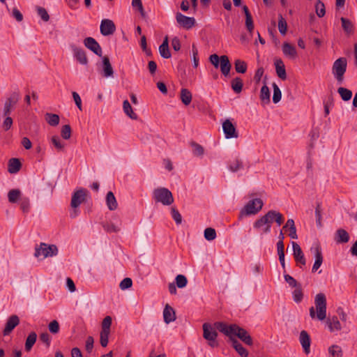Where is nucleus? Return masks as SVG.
I'll return each instance as SVG.
<instances>
[{
  "instance_id": "obj_1",
  "label": "nucleus",
  "mask_w": 357,
  "mask_h": 357,
  "mask_svg": "<svg viewBox=\"0 0 357 357\" xmlns=\"http://www.w3.org/2000/svg\"><path fill=\"white\" fill-rule=\"evenodd\" d=\"M314 304L317 312L314 307L309 310L310 316L312 319L317 318L319 321H323L326 318V298L324 293H319L314 298Z\"/></svg>"
},
{
  "instance_id": "obj_2",
  "label": "nucleus",
  "mask_w": 357,
  "mask_h": 357,
  "mask_svg": "<svg viewBox=\"0 0 357 357\" xmlns=\"http://www.w3.org/2000/svg\"><path fill=\"white\" fill-rule=\"evenodd\" d=\"M153 197L155 202L162 203L165 206H169L174 202L172 192L163 187L155 188L153 192Z\"/></svg>"
},
{
  "instance_id": "obj_3",
  "label": "nucleus",
  "mask_w": 357,
  "mask_h": 357,
  "mask_svg": "<svg viewBox=\"0 0 357 357\" xmlns=\"http://www.w3.org/2000/svg\"><path fill=\"white\" fill-rule=\"evenodd\" d=\"M264 203L259 198L250 200L247 204L241 209L239 218H241L245 215H255L261 210Z\"/></svg>"
},
{
  "instance_id": "obj_4",
  "label": "nucleus",
  "mask_w": 357,
  "mask_h": 357,
  "mask_svg": "<svg viewBox=\"0 0 357 357\" xmlns=\"http://www.w3.org/2000/svg\"><path fill=\"white\" fill-rule=\"evenodd\" d=\"M203 337L208 341V344L212 347H218L219 343L217 340L218 332L209 323H204L202 325Z\"/></svg>"
},
{
  "instance_id": "obj_5",
  "label": "nucleus",
  "mask_w": 357,
  "mask_h": 357,
  "mask_svg": "<svg viewBox=\"0 0 357 357\" xmlns=\"http://www.w3.org/2000/svg\"><path fill=\"white\" fill-rule=\"evenodd\" d=\"M58 252V248L56 245L40 243L39 246H36L35 248L34 256L39 257L40 255H43V258L52 257L57 255Z\"/></svg>"
},
{
  "instance_id": "obj_6",
  "label": "nucleus",
  "mask_w": 357,
  "mask_h": 357,
  "mask_svg": "<svg viewBox=\"0 0 357 357\" xmlns=\"http://www.w3.org/2000/svg\"><path fill=\"white\" fill-rule=\"evenodd\" d=\"M347 61L345 57H340L335 61L332 67V73L337 81L342 83L347 70Z\"/></svg>"
},
{
  "instance_id": "obj_7",
  "label": "nucleus",
  "mask_w": 357,
  "mask_h": 357,
  "mask_svg": "<svg viewBox=\"0 0 357 357\" xmlns=\"http://www.w3.org/2000/svg\"><path fill=\"white\" fill-rule=\"evenodd\" d=\"M234 336L238 337L242 342H243L247 345L252 346L253 344L252 338L248 332L245 329L240 327L236 324L232 333V337Z\"/></svg>"
},
{
  "instance_id": "obj_8",
  "label": "nucleus",
  "mask_w": 357,
  "mask_h": 357,
  "mask_svg": "<svg viewBox=\"0 0 357 357\" xmlns=\"http://www.w3.org/2000/svg\"><path fill=\"white\" fill-rule=\"evenodd\" d=\"M20 98L19 92H13L5 101L3 107V116H8L13 107L17 104Z\"/></svg>"
},
{
  "instance_id": "obj_9",
  "label": "nucleus",
  "mask_w": 357,
  "mask_h": 357,
  "mask_svg": "<svg viewBox=\"0 0 357 357\" xmlns=\"http://www.w3.org/2000/svg\"><path fill=\"white\" fill-rule=\"evenodd\" d=\"M88 191L84 188H80L75 191L71 199L70 206L74 209L77 208L79 205L86 200Z\"/></svg>"
},
{
  "instance_id": "obj_10",
  "label": "nucleus",
  "mask_w": 357,
  "mask_h": 357,
  "mask_svg": "<svg viewBox=\"0 0 357 357\" xmlns=\"http://www.w3.org/2000/svg\"><path fill=\"white\" fill-rule=\"evenodd\" d=\"M176 20L177 23L185 29H190L195 24L196 21L194 17L185 16L181 13H177L176 15Z\"/></svg>"
},
{
  "instance_id": "obj_11",
  "label": "nucleus",
  "mask_w": 357,
  "mask_h": 357,
  "mask_svg": "<svg viewBox=\"0 0 357 357\" xmlns=\"http://www.w3.org/2000/svg\"><path fill=\"white\" fill-rule=\"evenodd\" d=\"M292 248H293V255L295 259V261L298 265L300 266L301 268L302 266H305L306 259L305 258L304 254L300 247V245L294 241L291 242Z\"/></svg>"
},
{
  "instance_id": "obj_12",
  "label": "nucleus",
  "mask_w": 357,
  "mask_h": 357,
  "mask_svg": "<svg viewBox=\"0 0 357 357\" xmlns=\"http://www.w3.org/2000/svg\"><path fill=\"white\" fill-rule=\"evenodd\" d=\"M222 130L227 139L237 138L238 137L235 126L229 119H226L223 122Z\"/></svg>"
},
{
  "instance_id": "obj_13",
  "label": "nucleus",
  "mask_w": 357,
  "mask_h": 357,
  "mask_svg": "<svg viewBox=\"0 0 357 357\" xmlns=\"http://www.w3.org/2000/svg\"><path fill=\"white\" fill-rule=\"evenodd\" d=\"M100 31L102 35L109 36L115 32L116 26L112 20L105 19L101 21Z\"/></svg>"
},
{
  "instance_id": "obj_14",
  "label": "nucleus",
  "mask_w": 357,
  "mask_h": 357,
  "mask_svg": "<svg viewBox=\"0 0 357 357\" xmlns=\"http://www.w3.org/2000/svg\"><path fill=\"white\" fill-rule=\"evenodd\" d=\"M84 44L86 48L92 51L98 56H102V51L99 43L92 37H87L84 40Z\"/></svg>"
},
{
  "instance_id": "obj_15",
  "label": "nucleus",
  "mask_w": 357,
  "mask_h": 357,
  "mask_svg": "<svg viewBox=\"0 0 357 357\" xmlns=\"http://www.w3.org/2000/svg\"><path fill=\"white\" fill-rule=\"evenodd\" d=\"M236 324L227 325L226 323L222 321H216L213 324V327L215 330L222 333L226 336L229 337V340L232 337V333L234 331Z\"/></svg>"
},
{
  "instance_id": "obj_16",
  "label": "nucleus",
  "mask_w": 357,
  "mask_h": 357,
  "mask_svg": "<svg viewBox=\"0 0 357 357\" xmlns=\"http://www.w3.org/2000/svg\"><path fill=\"white\" fill-rule=\"evenodd\" d=\"M20 319L19 317L17 315H12L10 316L6 324L5 328L3 331V335H9L12 331L19 324Z\"/></svg>"
},
{
  "instance_id": "obj_17",
  "label": "nucleus",
  "mask_w": 357,
  "mask_h": 357,
  "mask_svg": "<svg viewBox=\"0 0 357 357\" xmlns=\"http://www.w3.org/2000/svg\"><path fill=\"white\" fill-rule=\"evenodd\" d=\"M299 341L303 348L305 353L308 354L310 351L311 340L309 334L306 331H302L300 333Z\"/></svg>"
},
{
  "instance_id": "obj_18",
  "label": "nucleus",
  "mask_w": 357,
  "mask_h": 357,
  "mask_svg": "<svg viewBox=\"0 0 357 357\" xmlns=\"http://www.w3.org/2000/svg\"><path fill=\"white\" fill-rule=\"evenodd\" d=\"M114 75V70L110 63V61L108 56H105L102 58V75L104 77H112Z\"/></svg>"
},
{
  "instance_id": "obj_19",
  "label": "nucleus",
  "mask_w": 357,
  "mask_h": 357,
  "mask_svg": "<svg viewBox=\"0 0 357 357\" xmlns=\"http://www.w3.org/2000/svg\"><path fill=\"white\" fill-rule=\"evenodd\" d=\"M314 252L315 257V261L312 268V273L316 272L319 268L323 262V255L321 252V249L319 245H317L314 248Z\"/></svg>"
},
{
  "instance_id": "obj_20",
  "label": "nucleus",
  "mask_w": 357,
  "mask_h": 357,
  "mask_svg": "<svg viewBox=\"0 0 357 357\" xmlns=\"http://www.w3.org/2000/svg\"><path fill=\"white\" fill-rule=\"evenodd\" d=\"M269 217V215H264L262 217H261L259 219L257 220L254 223V227L257 229H260L264 225H266L265 228L264 229V233H268L271 231V227L270 224H268V221L267 220V218Z\"/></svg>"
},
{
  "instance_id": "obj_21",
  "label": "nucleus",
  "mask_w": 357,
  "mask_h": 357,
  "mask_svg": "<svg viewBox=\"0 0 357 357\" xmlns=\"http://www.w3.org/2000/svg\"><path fill=\"white\" fill-rule=\"evenodd\" d=\"M326 324L328 327L329 331L333 333L335 331H340L342 328L341 324L338 320L337 317L333 316L328 317L326 320Z\"/></svg>"
},
{
  "instance_id": "obj_22",
  "label": "nucleus",
  "mask_w": 357,
  "mask_h": 357,
  "mask_svg": "<svg viewBox=\"0 0 357 357\" xmlns=\"http://www.w3.org/2000/svg\"><path fill=\"white\" fill-rule=\"evenodd\" d=\"M231 346L236 351V352L241 356V357H248V350L243 347V345L234 337H231L229 340Z\"/></svg>"
},
{
  "instance_id": "obj_23",
  "label": "nucleus",
  "mask_w": 357,
  "mask_h": 357,
  "mask_svg": "<svg viewBox=\"0 0 357 357\" xmlns=\"http://www.w3.org/2000/svg\"><path fill=\"white\" fill-rule=\"evenodd\" d=\"M164 321L169 324L176 319V313L173 307L167 304L163 310Z\"/></svg>"
},
{
  "instance_id": "obj_24",
  "label": "nucleus",
  "mask_w": 357,
  "mask_h": 357,
  "mask_svg": "<svg viewBox=\"0 0 357 357\" xmlns=\"http://www.w3.org/2000/svg\"><path fill=\"white\" fill-rule=\"evenodd\" d=\"M22 167V163L18 158H11L8 160V171L10 174H16Z\"/></svg>"
},
{
  "instance_id": "obj_25",
  "label": "nucleus",
  "mask_w": 357,
  "mask_h": 357,
  "mask_svg": "<svg viewBox=\"0 0 357 357\" xmlns=\"http://www.w3.org/2000/svg\"><path fill=\"white\" fill-rule=\"evenodd\" d=\"M349 240L348 232L344 229H338L336 231L335 241L337 243H346Z\"/></svg>"
},
{
  "instance_id": "obj_26",
  "label": "nucleus",
  "mask_w": 357,
  "mask_h": 357,
  "mask_svg": "<svg viewBox=\"0 0 357 357\" xmlns=\"http://www.w3.org/2000/svg\"><path fill=\"white\" fill-rule=\"evenodd\" d=\"M275 66L278 76L282 80L287 79V73L285 70L284 64L281 59H276L275 61Z\"/></svg>"
},
{
  "instance_id": "obj_27",
  "label": "nucleus",
  "mask_w": 357,
  "mask_h": 357,
  "mask_svg": "<svg viewBox=\"0 0 357 357\" xmlns=\"http://www.w3.org/2000/svg\"><path fill=\"white\" fill-rule=\"evenodd\" d=\"M221 73L227 76L230 72L231 65L229 62V58L226 55L221 56V62L220 63Z\"/></svg>"
},
{
  "instance_id": "obj_28",
  "label": "nucleus",
  "mask_w": 357,
  "mask_h": 357,
  "mask_svg": "<svg viewBox=\"0 0 357 357\" xmlns=\"http://www.w3.org/2000/svg\"><path fill=\"white\" fill-rule=\"evenodd\" d=\"M74 55L77 61L82 65L88 64V59L86 55V52L81 48L75 47L73 48Z\"/></svg>"
},
{
  "instance_id": "obj_29",
  "label": "nucleus",
  "mask_w": 357,
  "mask_h": 357,
  "mask_svg": "<svg viewBox=\"0 0 357 357\" xmlns=\"http://www.w3.org/2000/svg\"><path fill=\"white\" fill-rule=\"evenodd\" d=\"M22 196V192L20 189H11L8 192V199L10 204H15L20 202Z\"/></svg>"
},
{
  "instance_id": "obj_30",
  "label": "nucleus",
  "mask_w": 357,
  "mask_h": 357,
  "mask_svg": "<svg viewBox=\"0 0 357 357\" xmlns=\"http://www.w3.org/2000/svg\"><path fill=\"white\" fill-rule=\"evenodd\" d=\"M341 22H342V27L347 35H351L354 32V25L352 23V22L345 17H342L340 18Z\"/></svg>"
},
{
  "instance_id": "obj_31",
  "label": "nucleus",
  "mask_w": 357,
  "mask_h": 357,
  "mask_svg": "<svg viewBox=\"0 0 357 357\" xmlns=\"http://www.w3.org/2000/svg\"><path fill=\"white\" fill-rule=\"evenodd\" d=\"M159 52L162 57L169 59L171 57V53L169 49L168 38L166 36L162 43L159 47Z\"/></svg>"
},
{
  "instance_id": "obj_32",
  "label": "nucleus",
  "mask_w": 357,
  "mask_h": 357,
  "mask_svg": "<svg viewBox=\"0 0 357 357\" xmlns=\"http://www.w3.org/2000/svg\"><path fill=\"white\" fill-rule=\"evenodd\" d=\"M282 51L284 55L294 59L297 56V52L295 47L289 43H284L282 45Z\"/></svg>"
},
{
  "instance_id": "obj_33",
  "label": "nucleus",
  "mask_w": 357,
  "mask_h": 357,
  "mask_svg": "<svg viewBox=\"0 0 357 357\" xmlns=\"http://www.w3.org/2000/svg\"><path fill=\"white\" fill-rule=\"evenodd\" d=\"M106 204L110 211H114L117 208L118 204L116 199L114 193L111 191L108 192L106 195Z\"/></svg>"
},
{
  "instance_id": "obj_34",
  "label": "nucleus",
  "mask_w": 357,
  "mask_h": 357,
  "mask_svg": "<svg viewBox=\"0 0 357 357\" xmlns=\"http://www.w3.org/2000/svg\"><path fill=\"white\" fill-rule=\"evenodd\" d=\"M180 98L185 105H189L192 98V93L187 89H181Z\"/></svg>"
},
{
  "instance_id": "obj_35",
  "label": "nucleus",
  "mask_w": 357,
  "mask_h": 357,
  "mask_svg": "<svg viewBox=\"0 0 357 357\" xmlns=\"http://www.w3.org/2000/svg\"><path fill=\"white\" fill-rule=\"evenodd\" d=\"M123 111L126 113V114L127 116H128L130 119H134V120L137 119L138 116H137V114H135L133 112L132 108L128 100H125L123 101Z\"/></svg>"
},
{
  "instance_id": "obj_36",
  "label": "nucleus",
  "mask_w": 357,
  "mask_h": 357,
  "mask_svg": "<svg viewBox=\"0 0 357 357\" xmlns=\"http://www.w3.org/2000/svg\"><path fill=\"white\" fill-rule=\"evenodd\" d=\"M37 340V334L35 332H31L29 333L28 337H26L25 342V350L26 351H29L34 344L36 343Z\"/></svg>"
},
{
  "instance_id": "obj_37",
  "label": "nucleus",
  "mask_w": 357,
  "mask_h": 357,
  "mask_svg": "<svg viewBox=\"0 0 357 357\" xmlns=\"http://www.w3.org/2000/svg\"><path fill=\"white\" fill-rule=\"evenodd\" d=\"M328 354L331 357H342L343 351L340 346L333 344L328 348Z\"/></svg>"
},
{
  "instance_id": "obj_38",
  "label": "nucleus",
  "mask_w": 357,
  "mask_h": 357,
  "mask_svg": "<svg viewBox=\"0 0 357 357\" xmlns=\"http://www.w3.org/2000/svg\"><path fill=\"white\" fill-rule=\"evenodd\" d=\"M243 83L241 78L237 77L232 79L231 81V88L236 93H239L241 92L243 89Z\"/></svg>"
},
{
  "instance_id": "obj_39",
  "label": "nucleus",
  "mask_w": 357,
  "mask_h": 357,
  "mask_svg": "<svg viewBox=\"0 0 357 357\" xmlns=\"http://www.w3.org/2000/svg\"><path fill=\"white\" fill-rule=\"evenodd\" d=\"M260 99L264 103L270 102V91L266 84L264 85L261 89Z\"/></svg>"
},
{
  "instance_id": "obj_40",
  "label": "nucleus",
  "mask_w": 357,
  "mask_h": 357,
  "mask_svg": "<svg viewBox=\"0 0 357 357\" xmlns=\"http://www.w3.org/2000/svg\"><path fill=\"white\" fill-rule=\"evenodd\" d=\"M235 70L238 73H245L247 70V63L241 59H236L234 62Z\"/></svg>"
},
{
  "instance_id": "obj_41",
  "label": "nucleus",
  "mask_w": 357,
  "mask_h": 357,
  "mask_svg": "<svg viewBox=\"0 0 357 357\" xmlns=\"http://www.w3.org/2000/svg\"><path fill=\"white\" fill-rule=\"evenodd\" d=\"M20 206L24 213H29L31 208L29 198L26 197H23L22 199H20Z\"/></svg>"
},
{
  "instance_id": "obj_42",
  "label": "nucleus",
  "mask_w": 357,
  "mask_h": 357,
  "mask_svg": "<svg viewBox=\"0 0 357 357\" xmlns=\"http://www.w3.org/2000/svg\"><path fill=\"white\" fill-rule=\"evenodd\" d=\"M45 119L52 126H56L59 123L60 120L59 115L51 113H47L45 114Z\"/></svg>"
},
{
  "instance_id": "obj_43",
  "label": "nucleus",
  "mask_w": 357,
  "mask_h": 357,
  "mask_svg": "<svg viewBox=\"0 0 357 357\" xmlns=\"http://www.w3.org/2000/svg\"><path fill=\"white\" fill-rule=\"evenodd\" d=\"M337 92L344 101L349 100L352 97V91L344 87H340Z\"/></svg>"
},
{
  "instance_id": "obj_44",
  "label": "nucleus",
  "mask_w": 357,
  "mask_h": 357,
  "mask_svg": "<svg viewBox=\"0 0 357 357\" xmlns=\"http://www.w3.org/2000/svg\"><path fill=\"white\" fill-rule=\"evenodd\" d=\"M190 145L192 147V152L195 155L202 156L204 153V149L202 146L195 142H191Z\"/></svg>"
},
{
  "instance_id": "obj_45",
  "label": "nucleus",
  "mask_w": 357,
  "mask_h": 357,
  "mask_svg": "<svg viewBox=\"0 0 357 357\" xmlns=\"http://www.w3.org/2000/svg\"><path fill=\"white\" fill-rule=\"evenodd\" d=\"M278 29L280 33L282 35H284L287 33V24L285 19L282 16V15H279Z\"/></svg>"
},
{
  "instance_id": "obj_46",
  "label": "nucleus",
  "mask_w": 357,
  "mask_h": 357,
  "mask_svg": "<svg viewBox=\"0 0 357 357\" xmlns=\"http://www.w3.org/2000/svg\"><path fill=\"white\" fill-rule=\"evenodd\" d=\"M316 13L319 17H322L326 14V9L324 3L321 1L318 0L315 5Z\"/></svg>"
},
{
  "instance_id": "obj_47",
  "label": "nucleus",
  "mask_w": 357,
  "mask_h": 357,
  "mask_svg": "<svg viewBox=\"0 0 357 357\" xmlns=\"http://www.w3.org/2000/svg\"><path fill=\"white\" fill-rule=\"evenodd\" d=\"M112 319L110 316L105 317L102 321L101 331L110 333V327L112 325Z\"/></svg>"
},
{
  "instance_id": "obj_48",
  "label": "nucleus",
  "mask_w": 357,
  "mask_h": 357,
  "mask_svg": "<svg viewBox=\"0 0 357 357\" xmlns=\"http://www.w3.org/2000/svg\"><path fill=\"white\" fill-rule=\"evenodd\" d=\"M204 238L207 241H213L216 238V231L213 228L208 227L204 230Z\"/></svg>"
},
{
  "instance_id": "obj_49",
  "label": "nucleus",
  "mask_w": 357,
  "mask_h": 357,
  "mask_svg": "<svg viewBox=\"0 0 357 357\" xmlns=\"http://www.w3.org/2000/svg\"><path fill=\"white\" fill-rule=\"evenodd\" d=\"M273 102L274 103H278L281 100V91L279 89L278 86L275 84H273Z\"/></svg>"
},
{
  "instance_id": "obj_50",
  "label": "nucleus",
  "mask_w": 357,
  "mask_h": 357,
  "mask_svg": "<svg viewBox=\"0 0 357 357\" xmlns=\"http://www.w3.org/2000/svg\"><path fill=\"white\" fill-rule=\"evenodd\" d=\"M245 27L249 32L250 36H252L253 31L255 29L254 22L252 15L245 17Z\"/></svg>"
},
{
  "instance_id": "obj_51",
  "label": "nucleus",
  "mask_w": 357,
  "mask_h": 357,
  "mask_svg": "<svg viewBox=\"0 0 357 357\" xmlns=\"http://www.w3.org/2000/svg\"><path fill=\"white\" fill-rule=\"evenodd\" d=\"M71 127L70 125H65L62 127L61 131V135L63 139H68L71 137Z\"/></svg>"
},
{
  "instance_id": "obj_52",
  "label": "nucleus",
  "mask_w": 357,
  "mask_h": 357,
  "mask_svg": "<svg viewBox=\"0 0 357 357\" xmlns=\"http://www.w3.org/2000/svg\"><path fill=\"white\" fill-rule=\"evenodd\" d=\"M51 142L58 151H62L64 148V144L61 141L57 135H54L51 138Z\"/></svg>"
},
{
  "instance_id": "obj_53",
  "label": "nucleus",
  "mask_w": 357,
  "mask_h": 357,
  "mask_svg": "<svg viewBox=\"0 0 357 357\" xmlns=\"http://www.w3.org/2000/svg\"><path fill=\"white\" fill-rule=\"evenodd\" d=\"M303 297V294L302 292V289L301 285H298V287L293 292V298L294 301L296 303H300Z\"/></svg>"
},
{
  "instance_id": "obj_54",
  "label": "nucleus",
  "mask_w": 357,
  "mask_h": 357,
  "mask_svg": "<svg viewBox=\"0 0 357 357\" xmlns=\"http://www.w3.org/2000/svg\"><path fill=\"white\" fill-rule=\"evenodd\" d=\"M176 283L178 288H183L188 283L187 278L183 275H178L176 277Z\"/></svg>"
},
{
  "instance_id": "obj_55",
  "label": "nucleus",
  "mask_w": 357,
  "mask_h": 357,
  "mask_svg": "<svg viewBox=\"0 0 357 357\" xmlns=\"http://www.w3.org/2000/svg\"><path fill=\"white\" fill-rule=\"evenodd\" d=\"M171 212L172 218L176 223L177 225H180L182 222V217L179 211L175 207H172Z\"/></svg>"
},
{
  "instance_id": "obj_56",
  "label": "nucleus",
  "mask_w": 357,
  "mask_h": 357,
  "mask_svg": "<svg viewBox=\"0 0 357 357\" xmlns=\"http://www.w3.org/2000/svg\"><path fill=\"white\" fill-rule=\"evenodd\" d=\"M110 333L100 331V342L102 347H106L109 342V335Z\"/></svg>"
},
{
  "instance_id": "obj_57",
  "label": "nucleus",
  "mask_w": 357,
  "mask_h": 357,
  "mask_svg": "<svg viewBox=\"0 0 357 357\" xmlns=\"http://www.w3.org/2000/svg\"><path fill=\"white\" fill-rule=\"evenodd\" d=\"M269 214H273L275 216V222L280 226L284 222L283 215L278 211L271 210Z\"/></svg>"
},
{
  "instance_id": "obj_58",
  "label": "nucleus",
  "mask_w": 357,
  "mask_h": 357,
  "mask_svg": "<svg viewBox=\"0 0 357 357\" xmlns=\"http://www.w3.org/2000/svg\"><path fill=\"white\" fill-rule=\"evenodd\" d=\"M192 52L193 66L194 68H197V66H199L198 50L195 44H192Z\"/></svg>"
},
{
  "instance_id": "obj_59",
  "label": "nucleus",
  "mask_w": 357,
  "mask_h": 357,
  "mask_svg": "<svg viewBox=\"0 0 357 357\" xmlns=\"http://www.w3.org/2000/svg\"><path fill=\"white\" fill-rule=\"evenodd\" d=\"M132 6L133 8H137L142 17H145V12L143 8L142 0H132Z\"/></svg>"
},
{
  "instance_id": "obj_60",
  "label": "nucleus",
  "mask_w": 357,
  "mask_h": 357,
  "mask_svg": "<svg viewBox=\"0 0 357 357\" xmlns=\"http://www.w3.org/2000/svg\"><path fill=\"white\" fill-rule=\"evenodd\" d=\"M243 167V162L241 160L239 159H236L233 163H231L230 165H229V169L233 172H237L238 170H239L241 168Z\"/></svg>"
},
{
  "instance_id": "obj_61",
  "label": "nucleus",
  "mask_w": 357,
  "mask_h": 357,
  "mask_svg": "<svg viewBox=\"0 0 357 357\" xmlns=\"http://www.w3.org/2000/svg\"><path fill=\"white\" fill-rule=\"evenodd\" d=\"M49 331L53 333L56 334L59 331V324L56 320L52 321L48 326Z\"/></svg>"
},
{
  "instance_id": "obj_62",
  "label": "nucleus",
  "mask_w": 357,
  "mask_h": 357,
  "mask_svg": "<svg viewBox=\"0 0 357 357\" xmlns=\"http://www.w3.org/2000/svg\"><path fill=\"white\" fill-rule=\"evenodd\" d=\"M37 12L43 21L47 22L50 20V15L45 8L43 7H37Z\"/></svg>"
},
{
  "instance_id": "obj_63",
  "label": "nucleus",
  "mask_w": 357,
  "mask_h": 357,
  "mask_svg": "<svg viewBox=\"0 0 357 357\" xmlns=\"http://www.w3.org/2000/svg\"><path fill=\"white\" fill-rule=\"evenodd\" d=\"M132 285V281L131 278H126L120 282L119 287L121 288V289L125 290V289H127L131 287Z\"/></svg>"
},
{
  "instance_id": "obj_64",
  "label": "nucleus",
  "mask_w": 357,
  "mask_h": 357,
  "mask_svg": "<svg viewBox=\"0 0 357 357\" xmlns=\"http://www.w3.org/2000/svg\"><path fill=\"white\" fill-rule=\"evenodd\" d=\"M209 61L214 66V67L215 68H218L221 62V56H219L218 55H217L215 54H211L209 56Z\"/></svg>"
}]
</instances>
